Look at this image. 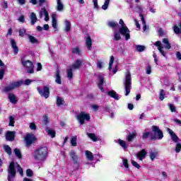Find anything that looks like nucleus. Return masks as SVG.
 <instances>
[{
    "label": "nucleus",
    "mask_w": 181,
    "mask_h": 181,
    "mask_svg": "<svg viewBox=\"0 0 181 181\" xmlns=\"http://www.w3.org/2000/svg\"><path fill=\"white\" fill-rule=\"evenodd\" d=\"M26 146H30L35 141H36V137L35 134H27L24 138Z\"/></svg>",
    "instance_id": "obj_9"
},
{
    "label": "nucleus",
    "mask_w": 181,
    "mask_h": 181,
    "mask_svg": "<svg viewBox=\"0 0 181 181\" xmlns=\"http://www.w3.org/2000/svg\"><path fill=\"white\" fill-rule=\"evenodd\" d=\"M10 43H11V47L13 50L14 54H18V53L19 52V48H18V45H16V41H15V40L11 38Z\"/></svg>",
    "instance_id": "obj_17"
},
{
    "label": "nucleus",
    "mask_w": 181,
    "mask_h": 181,
    "mask_svg": "<svg viewBox=\"0 0 181 181\" xmlns=\"http://www.w3.org/2000/svg\"><path fill=\"white\" fill-rule=\"evenodd\" d=\"M46 131L51 138H54V136H56V132H54V130L52 129H47Z\"/></svg>",
    "instance_id": "obj_39"
},
{
    "label": "nucleus",
    "mask_w": 181,
    "mask_h": 181,
    "mask_svg": "<svg viewBox=\"0 0 181 181\" xmlns=\"http://www.w3.org/2000/svg\"><path fill=\"white\" fill-rule=\"evenodd\" d=\"M167 131L168 134L170 135L172 141H173V142H175V144L177 143V141H179V137L177 136V135H176V134H175L173 130L170 129V128H168Z\"/></svg>",
    "instance_id": "obj_16"
},
{
    "label": "nucleus",
    "mask_w": 181,
    "mask_h": 181,
    "mask_svg": "<svg viewBox=\"0 0 181 181\" xmlns=\"http://www.w3.org/2000/svg\"><path fill=\"white\" fill-rule=\"evenodd\" d=\"M16 135V132L7 131V132L6 134V141H9L10 142H12L13 141L15 140V136Z\"/></svg>",
    "instance_id": "obj_14"
},
{
    "label": "nucleus",
    "mask_w": 181,
    "mask_h": 181,
    "mask_svg": "<svg viewBox=\"0 0 181 181\" xmlns=\"http://www.w3.org/2000/svg\"><path fill=\"white\" fill-rule=\"evenodd\" d=\"M86 46L88 50H91L93 47V40H91V37H90V35H88L86 37Z\"/></svg>",
    "instance_id": "obj_20"
},
{
    "label": "nucleus",
    "mask_w": 181,
    "mask_h": 181,
    "mask_svg": "<svg viewBox=\"0 0 181 181\" xmlns=\"http://www.w3.org/2000/svg\"><path fill=\"white\" fill-rule=\"evenodd\" d=\"M73 70L74 69L71 67L67 69L66 73L68 78H73Z\"/></svg>",
    "instance_id": "obj_42"
},
{
    "label": "nucleus",
    "mask_w": 181,
    "mask_h": 181,
    "mask_svg": "<svg viewBox=\"0 0 181 181\" xmlns=\"http://www.w3.org/2000/svg\"><path fill=\"white\" fill-rule=\"evenodd\" d=\"M5 74V69H0V80H2L4 78V75Z\"/></svg>",
    "instance_id": "obj_60"
},
{
    "label": "nucleus",
    "mask_w": 181,
    "mask_h": 181,
    "mask_svg": "<svg viewBox=\"0 0 181 181\" xmlns=\"http://www.w3.org/2000/svg\"><path fill=\"white\" fill-rule=\"evenodd\" d=\"M122 163L123 166H124V168H126V170H128V169H129V165H128V160L123 158Z\"/></svg>",
    "instance_id": "obj_49"
},
{
    "label": "nucleus",
    "mask_w": 181,
    "mask_h": 181,
    "mask_svg": "<svg viewBox=\"0 0 181 181\" xmlns=\"http://www.w3.org/2000/svg\"><path fill=\"white\" fill-rule=\"evenodd\" d=\"M8 121H9V127H14L15 125V117L13 116H10L8 118Z\"/></svg>",
    "instance_id": "obj_41"
},
{
    "label": "nucleus",
    "mask_w": 181,
    "mask_h": 181,
    "mask_svg": "<svg viewBox=\"0 0 181 181\" xmlns=\"http://www.w3.org/2000/svg\"><path fill=\"white\" fill-rule=\"evenodd\" d=\"M27 35L28 37V40L30 43H33V44L39 43V41L37 40V39H36V37H35L34 36L30 35L29 34H28Z\"/></svg>",
    "instance_id": "obj_33"
},
{
    "label": "nucleus",
    "mask_w": 181,
    "mask_h": 181,
    "mask_svg": "<svg viewBox=\"0 0 181 181\" xmlns=\"http://www.w3.org/2000/svg\"><path fill=\"white\" fill-rule=\"evenodd\" d=\"M64 104V100L62 98L57 97V107H62Z\"/></svg>",
    "instance_id": "obj_38"
},
{
    "label": "nucleus",
    "mask_w": 181,
    "mask_h": 181,
    "mask_svg": "<svg viewBox=\"0 0 181 181\" xmlns=\"http://www.w3.org/2000/svg\"><path fill=\"white\" fill-rule=\"evenodd\" d=\"M8 100H10V103H11V104H16V103H18V99L13 93L8 94Z\"/></svg>",
    "instance_id": "obj_28"
},
{
    "label": "nucleus",
    "mask_w": 181,
    "mask_h": 181,
    "mask_svg": "<svg viewBox=\"0 0 181 181\" xmlns=\"http://www.w3.org/2000/svg\"><path fill=\"white\" fill-rule=\"evenodd\" d=\"M32 80L30 79H27L24 81V84L25 86H29L30 84V83H32Z\"/></svg>",
    "instance_id": "obj_64"
},
{
    "label": "nucleus",
    "mask_w": 181,
    "mask_h": 181,
    "mask_svg": "<svg viewBox=\"0 0 181 181\" xmlns=\"http://www.w3.org/2000/svg\"><path fill=\"white\" fill-rule=\"evenodd\" d=\"M26 175L28 177H32V176H33V171H32L30 169H28L26 170Z\"/></svg>",
    "instance_id": "obj_54"
},
{
    "label": "nucleus",
    "mask_w": 181,
    "mask_h": 181,
    "mask_svg": "<svg viewBox=\"0 0 181 181\" xmlns=\"http://www.w3.org/2000/svg\"><path fill=\"white\" fill-rule=\"evenodd\" d=\"M180 151H181V144L177 143L175 146V152H176V153H179V152H180Z\"/></svg>",
    "instance_id": "obj_51"
},
{
    "label": "nucleus",
    "mask_w": 181,
    "mask_h": 181,
    "mask_svg": "<svg viewBox=\"0 0 181 181\" xmlns=\"http://www.w3.org/2000/svg\"><path fill=\"white\" fill-rule=\"evenodd\" d=\"M64 25L65 32H70V30L71 29V23H70L69 20H64Z\"/></svg>",
    "instance_id": "obj_25"
},
{
    "label": "nucleus",
    "mask_w": 181,
    "mask_h": 181,
    "mask_svg": "<svg viewBox=\"0 0 181 181\" xmlns=\"http://www.w3.org/2000/svg\"><path fill=\"white\" fill-rule=\"evenodd\" d=\"M81 64H83V60L81 59H76L74 64L71 65V69L74 70H77L81 67Z\"/></svg>",
    "instance_id": "obj_18"
},
{
    "label": "nucleus",
    "mask_w": 181,
    "mask_h": 181,
    "mask_svg": "<svg viewBox=\"0 0 181 181\" xmlns=\"http://www.w3.org/2000/svg\"><path fill=\"white\" fill-rule=\"evenodd\" d=\"M18 21L21 23H25V16H21L18 18Z\"/></svg>",
    "instance_id": "obj_62"
},
{
    "label": "nucleus",
    "mask_w": 181,
    "mask_h": 181,
    "mask_svg": "<svg viewBox=\"0 0 181 181\" xmlns=\"http://www.w3.org/2000/svg\"><path fill=\"white\" fill-rule=\"evenodd\" d=\"M71 145L72 146H77V136H72L71 139Z\"/></svg>",
    "instance_id": "obj_44"
},
{
    "label": "nucleus",
    "mask_w": 181,
    "mask_h": 181,
    "mask_svg": "<svg viewBox=\"0 0 181 181\" xmlns=\"http://www.w3.org/2000/svg\"><path fill=\"white\" fill-rule=\"evenodd\" d=\"M30 19L31 25H35V23L37 22V17L36 16V14L35 13H31Z\"/></svg>",
    "instance_id": "obj_32"
},
{
    "label": "nucleus",
    "mask_w": 181,
    "mask_h": 181,
    "mask_svg": "<svg viewBox=\"0 0 181 181\" xmlns=\"http://www.w3.org/2000/svg\"><path fill=\"white\" fill-rule=\"evenodd\" d=\"M141 16V22L143 25V30L145 32L146 29H149V26L146 25V22H145V18L144 17L143 15H140Z\"/></svg>",
    "instance_id": "obj_35"
},
{
    "label": "nucleus",
    "mask_w": 181,
    "mask_h": 181,
    "mask_svg": "<svg viewBox=\"0 0 181 181\" xmlns=\"http://www.w3.org/2000/svg\"><path fill=\"white\" fill-rule=\"evenodd\" d=\"M30 129H31V131H36V124L35 123H30Z\"/></svg>",
    "instance_id": "obj_58"
},
{
    "label": "nucleus",
    "mask_w": 181,
    "mask_h": 181,
    "mask_svg": "<svg viewBox=\"0 0 181 181\" xmlns=\"http://www.w3.org/2000/svg\"><path fill=\"white\" fill-rule=\"evenodd\" d=\"M136 156L139 158V160H144V159H145V156H146V151L143 149L136 154Z\"/></svg>",
    "instance_id": "obj_27"
},
{
    "label": "nucleus",
    "mask_w": 181,
    "mask_h": 181,
    "mask_svg": "<svg viewBox=\"0 0 181 181\" xmlns=\"http://www.w3.org/2000/svg\"><path fill=\"white\" fill-rule=\"evenodd\" d=\"M162 42L164 45L165 49L167 50H169L172 48V45H170V42H169V40L168 38H163L162 40Z\"/></svg>",
    "instance_id": "obj_24"
},
{
    "label": "nucleus",
    "mask_w": 181,
    "mask_h": 181,
    "mask_svg": "<svg viewBox=\"0 0 181 181\" xmlns=\"http://www.w3.org/2000/svg\"><path fill=\"white\" fill-rule=\"evenodd\" d=\"M135 49L137 52H145V49H146V47L144 45H135Z\"/></svg>",
    "instance_id": "obj_37"
},
{
    "label": "nucleus",
    "mask_w": 181,
    "mask_h": 181,
    "mask_svg": "<svg viewBox=\"0 0 181 181\" xmlns=\"http://www.w3.org/2000/svg\"><path fill=\"white\" fill-rule=\"evenodd\" d=\"M109 6L110 0H105L104 4L102 6V9H103V11H107V9H108Z\"/></svg>",
    "instance_id": "obj_43"
},
{
    "label": "nucleus",
    "mask_w": 181,
    "mask_h": 181,
    "mask_svg": "<svg viewBox=\"0 0 181 181\" xmlns=\"http://www.w3.org/2000/svg\"><path fill=\"white\" fill-rule=\"evenodd\" d=\"M33 158L37 163H43L47 158V148H40L33 153Z\"/></svg>",
    "instance_id": "obj_2"
},
{
    "label": "nucleus",
    "mask_w": 181,
    "mask_h": 181,
    "mask_svg": "<svg viewBox=\"0 0 181 181\" xmlns=\"http://www.w3.org/2000/svg\"><path fill=\"white\" fill-rule=\"evenodd\" d=\"M19 36H21V37H23V36H25V34L26 33V30H25V28H22L19 30Z\"/></svg>",
    "instance_id": "obj_52"
},
{
    "label": "nucleus",
    "mask_w": 181,
    "mask_h": 181,
    "mask_svg": "<svg viewBox=\"0 0 181 181\" xmlns=\"http://www.w3.org/2000/svg\"><path fill=\"white\" fill-rule=\"evenodd\" d=\"M169 108H170L171 112H176V107H175V105L173 104H170Z\"/></svg>",
    "instance_id": "obj_56"
},
{
    "label": "nucleus",
    "mask_w": 181,
    "mask_h": 181,
    "mask_svg": "<svg viewBox=\"0 0 181 181\" xmlns=\"http://www.w3.org/2000/svg\"><path fill=\"white\" fill-rule=\"evenodd\" d=\"M159 155V152L154 151L149 153V156L151 158V160L153 161L155 160L156 158H158V156Z\"/></svg>",
    "instance_id": "obj_31"
},
{
    "label": "nucleus",
    "mask_w": 181,
    "mask_h": 181,
    "mask_svg": "<svg viewBox=\"0 0 181 181\" xmlns=\"http://www.w3.org/2000/svg\"><path fill=\"white\" fill-rule=\"evenodd\" d=\"M154 45H155V46H156V47H158V50L159 51L160 54H162V56H163V57H167L166 52H165V50H163V47L162 46V42L160 41H156Z\"/></svg>",
    "instance_id": "obj_13"
},
{
    "label": "nucleus",
    "mask_w": 181,
    "mask_h": 181,
    "mask_svg": "<svg viewBox=\"0 0 181 181\" xmlns=\"http://www.w3.org/2000/svg\"><path fill=\"white\" fill-rule=\"evenodd\" d=\"M90 114L86 112H81L77 115V119L81 125L84 124V121H90Z\"/></svg>",
    "instance_id": "obj_7"
},
{
    "label": "nucleus",
    "mask_w": 181,
    "mask_h": 181,
    "mask_svg": "<svg viewBox=\"0 0 181 181\" xmlns=\"http://www.w3.org/2000/svg\"><path fill=\"white\" fill-rule=\"evenodd\" d=\"M146 73L147 74H151V73H152V67L151 66V65H148L146 68Z\"/></svg>",
    "instance_id": "obj_55"
},
{
    "label": "nucleus",
    "mask_w": 181,
    "mask_h": 181,
    "mask_svg": "<svg viewBox=\"0 0 181 181\" xmlns=\"http://www.w3.org/2000/svg\"><path fill=\"white\" fill-rule=\"evenodd\" d=\"M64 9V5L62 0H57V11H58V12H63Z\"/></svg>",
    "instance_id": "obj_23"
},
{
    "label": "nucleus",
    "mask_w": 181,
    "mask_h": 181,
    "mask_svg": "<svg viewBox=\"0 0 181 181\" xmlns=\"http://www.w3.org/2000/svg\"><path fill=\"white\" fill-rule=\"evenodd\" d=\"M107 25L110 26V28H112L113 29V31L116 30L117 28H118V23L116 21H109L107 23Z\"/></svg>",
    "instance_id": "obj_30"
},
{
    "label": "nucleus",
    "mask_w": 181,
    "mask_h": 181,
    "mask_svg": "<svg viewBox=\"0 0 181 181\" xmlns=\"http://www.w3.org/2000/svg\"><path fill=\"white\" fill-rule=\"evenodd\" d=\"M49 122V117H47V116L44 115L43 116V119H42V124H44V125H47Z\"/></svg>",
    "instance_id": "obj_53"
},
{
    "label": "nucleus",
    "mask_w": 181,
    "mask_h": 181,
    "mask_svg": "<svg viewBox=\"0 0 181 181\" xmlns=\"http://www.w3.org/2000/svg\"><path fill=\"white\" fill-rule=\"evenodd\" d=\"M132 165L134 166V168H136L137 169H139L141 168V165L135 160H132Z\"/></svg>",
    "instance_id": "obj_57"
},
{
    "label": "nucleus",
    "mask_w": 181,
    "mask_h": 181,
    "mask_svg": "<svg viewBox=\"0 0 181 181\" xmlns=\"http://www.w3.org/2000/svg\"><path fill=\"white\" fill-rule=\"evenodd\" d=\"M69 159L74 165H77V163H78V155H77V153L74 150H71L69 152Z\"/></svg>",
    "instance_id": "obj_11"
},
{
    "label": "nucleus",
    "mask_w": 181,
    "mask_h": 181,
    "mask_svg": "<svg viewBox=\"0 0 181 181\" xmlns=\"http://www.w3.org/2000/svg\"><path fill=\"white\" fill-rule=\"evenodd\" d=\"M123 84L125 90V95H129L131 93V86H132V78L131 77V72H127L124 75Z\"/></svg>",
    "instance_id": "obj_4"
},
{
    "label": "nucleus",
    "mask_w": 181,
    "mask_h": 181,
    "mask_svg": "<svg viewBox=\"0 0 181 181\" xmlns=\"http://www.w3.org/2000/svg\"><path fill=\"white\" fill-rule=\"evenodd\" d=\"M85 156L90 162H93V160H94V155L90 151H85Z\"/></svg>",
    "instance_id": "obj_22"
},
{
    "label": "nucleus",
    "mask_w": 181,
    "mask_h": 181,
    "mask_svg": "<svg viewBox=\"0 0 181 181\" xmlns=\"http://www.w3.org/2000/svg\"><path fill=\"white\" fill-rule=\"evenodd\" d=\"M21 63L24 67L26 68L27 72L30 74L34 73L33 71V63L29 60L25 61L23 59H21Z\"/></svg>",
    "instance_id": "obj_8"
},
{
    "label": "nucleus",
    "mask_w": 181,
    "mask_h": 181,
    "mask_svg": "<svg viewBox=\"0 0 181 181\" xmlns=\"http://www.w3.org/2000/svg\"><path fill=\"white\" fill-rule=\"evenodd\" d=\"M154 134L151 135V140L155 141V139H162L163 138V132L157 126H153L151 128Z\"/></svg>",
    "instance_id": "obj_5"
},
{
    "label": "nucleus",
    "mask_w": 181,
    "mask_h": 181,
    "mask_svg": "<svg viewBox=\"0 0 181 181\" xmlns=\"http://www.w3.org/2000/svg\"><path fill=\"white\" fill-rule=\"evenodd\" d=\"M119 23L120 25L119 31L117 30L113 31V40H115L116 42L121 40V35L124 36L125 40H129V39H131V30H129V28H128L122 19L119 20Z\"/></svg>",
    "instance_id": "obj_1"
},
{
    "label": "nucleus",
    "mask_w": 181,
    "mask_h": 181,
    "mask_svg": "<svg viewBox=\"0 0 181 181\" xmlns=\"http://www.w3.org/2000/svg\"><path fill=\"white\" fill-rule=\"evenodd\" d=\"M15 168H17L18 172H19L21 176H23V170L22 169V168H21L19 164H18V163L11 162L8 168V181H13V179H15V176L16 175V170L15 169Z\"/></svg>",
    "instance_id": "obj_3"
},
{
    "label": "nucleus",
    "mask_w": 181,
    "mask_h": 181,
    "mask_svg": "<svg viewBox=\"0 0 181 181\" xmlns=\"http://www.w3.org/2000/svg\"><path fill=\"white\" fill-rule=\"evenodd\" d=\"M105 84V82L104 81V75L99 74L98 80V87L100 88V91H102V93H104L103 86Z\"/></svg>",
    "instance_id": "obj_12"
},
{
    "label": "nucleus",
    "mask_w": 181,
    "mask_h": 181,
    "mask_svg": "<svg viewBox=\"0 0 181 181\" xmlns=\"http://www.w3.org/2000/svg\"><path fill=\"white\" fill-rule=\"evenodd\" d=\"M37 90L41 97H45V98H49L50 92L49 91V88H47V86H45L43 89L40 88V87H37Z\"/></svg>",
    "instance_id": "obj_10"
},
{
    "label": "nucleus",
    "mask_w": 181,
    "mask_h": 181,
    "mask_svg": "<svg viewBox=\"0 0 181 181\" xmlns=\"http://www.w3.org/2000/svg\"><path fill=\"white\" fill-rule=\"evenodd\" d=\"M108 95H110V97H112V98H115V100H119V96L118 95V94H117V92L116 91H114V90H110L108 93H107Z\"/></svg>",
    "instance_id": "obj_29"
},
{
    "label": "nucleus",
    "mask_w": 181,
    "mask_h": 181,
    "mask_svg": "<svg viewBox=\"0 0 181 181\" xmlns=\"http://www.w3.org/2000/svg\"><path fill=\"white\" fill-rule=\"evenodd\" d=\"M55 83L57 84H62V76H60V71L59 69L55 72Z\"/></svg>",
    "instance_id": "obj_26"
},
{
    "label": "nucleus",
    "mask_w": 181,
    "mask_h": 181,
    "mask_svg": "<svg viewBox=\"0 0 181 181\" xmlns=\"http://www.w3.org/2000/svg\"><path fill=\"white\" fill-rule=\"evenodd\" d=\"M14 153H15L16 156H17V158H18V159H21V158H22V153H21V150H19L18 148L14 149Z\"/></svg>",
    "instance_id": "obj_45"
},
{
    "label": "nucleus",
    "mask_w": 181,
    "mask_h": 181,
    "mask_svg": "<svg viewBox=\"0 0 181 181\" xmlns=\"http://www.w3.org/2000/svg\"><path fill=\"white\" fill-rule=\"evenodd\" d=\"M175 56L177 59V60H181V53L180 52H177L175 54Z\"/></svg>",
    "instance_id": "obj_63"
},
{
    "label": "nucleus",
    "mask_w": 181,
    "mask_h": 181,
    "mask_svg": "<svg viewBox=\"0 0 181 181\" xmlns=\"http://www.w3.org/2000/svg\"><path fill=\"white\" fill-rule=\"evenodd\" d=\"M95 9H98V0H93Z\"/></svg>",
    "instance_id": "obj_61"
},
{
    "label": "nucleus",
    "mask_w": 181,
    "mask_h": 181,
    "mask_svg": "<svg viewBox=\"0 0 181 181\" xmlns=\"http://www.w3.org/2000/svg\"><path fill=\"white\" fill-rule=\"evenodd\" d=\"M40 18H45V21L47 22L49 21V13L46 10V8H42L40 11Z\"/></svg>",
    "instance_id": "obj_15"
},
{
    "label": "nucleus",
    "mask_w": 181,
    "mask_h": 181,
    "mask_svg": "<svg viewBox=\"0 0 181 181\" xmlns=\"http://www.w3.org/2000/svg\"><path fill=\"white\" fill-rule=\"evenodd\" d=\"M90 107L93 111H98V109L100 108V106L97 105H91Z\"/></svg>",
    "instance_id": "obj_59"
},
{
    "label": "nucleus",
    "mask_w": 181,
    "mask_h": 181,
    "mask_svg": "<svg viewBox=\"0 0 181 181\" xmlns=\"http://www.w3.org/2000/svg\"><path fill=\"white\" fill-rule=\"evenodd\" d=\"M115 144H119L120 146L123 149H127L128 148V145H127V142L121 139H117L115 140Z\"/></svg>",
    "instance_id": "obj_21"
},
{
    "label": "nucleus",
    "mask_w": 181,
    "mask_h": 181,
    "mask_svg": "<svg viewBox=\"0 0 181 181\" xmlns=\"http://www.w3.org/2000/svg\"><path fill=\"white\" fill-rule=\"evenodd\" d=\"M52 28L54 29V30H57V14L56 13H53L52 16Z\"/></svg>",
    "instance_id": "obj_19"
},
{
    "label": "nucleus",
    "mask_w": 181,
    "mask_h": 181,
    "mask_svg": "<svg viewBox=\"0 0 181 181\" xmlns=\"http://www.w3.org/2000/svg\"><path fill=\"white\" fill-rule=\"evenodd\" d=\"M166 95V94L165 93V90L163 89H162L160 91V96L159 98L160 100V101H163V100H165V96Z\"/></svg>",
    "instance_id": "obj_48"
},
{
    "label": "nucleus",
    "mask_w": 181,
    "mask_h": 181,
    "mask_svg": "<svg viewBox=\"0 0 181 181\" xmlns=\"http://www.w3.org/2000/svg\"><path fill=\"white\" fill-rule=\"evenodd\" d=\"M87 135L88 138H90V139L93 141V142H97V141H98V138L97 137V136H95V134L93 133H88Z\"/></svg>",
    "instance_id": "obj_36"
},
{
    "label": "nucleus",
    "mask_w": 181,
    "mask_h": 181,
    "mask_svg": "<svg viewBox=\"0 0 181 181\" xmlns=\"http://www.w3.org/2000/svg\"><path fill=\"white\" fill-rule=\"evenodd\" d=\"M115 60V58H114V56H111L109 62V70H111V69H112V64H114Z\"/></svg>",
    "instance_id": "obj_46"
},
{
    "label": "nucleus",
    "mask_w": 181,
    "mask_h": 181,
    "mask_svg": "<svg viewBox=\"0 0 181 181\" xmlns=\"http://www.w3.org/2000/svg\"><path fill=\"white\" fill-rule=\"evenodd\" d=\"M136 137V133H132L127 136L126 139L128 142H132L134 141V138Z\"/></svg>",
    "instance_id": "obj_34"
},
{
    "label": "nucleus",
    "mask_w": 181,
    "mask_h": 181,
    "mask_svg": "<svg viewBox=\"0 0 181 181\" xmlns=\"http://www.w3.org/2000/svg\"><path fill=\"white\" fill-rule=\"evenodd\" d=\"M23 84V81H18L16 82H13L10 83L8 86L4 87L3 89L4 93H9V91H12V90H15V88H18V87H21Z\"/></svg>",
    "instance_id": "obj_6"
},
{
    "label": "nucleus",
    "mask_w": 181,
    "mask_h": 181,
    "mask_svg": "<svg viewBox=\"0 0 181 181\" xmlns=\"http://www.w3.org/2000/svg\"><path fill=\"white\" fill-rule=\"evenodd\" d=\"M73 53H75V54H78V56H81V50H80V48L78 47H75L73 49Z\"/></svg>",
    "instance_id": "obj_50"
},
{
    "label": "nucleus",
    "mask_w": 181,
    "mask_h": 181,
    "mask_svg": "<svg viewBox=\"0 0 181 181\" xmlns=\"http://www.w3.org/2000/svg\"><path fill=\"white\" fill-rule=\"evenodd\" d=\"M152 133H151V132H144V134H143V136H142V138H143V139H147V138H149V136H151V139H152Z\"/></svg>",
    "instance_id": "obj_47"
},
{
    "label": "nucleus",
    "mask_w": 181,
    "mask_h": 181,
    "mask_svg": "<svg viewBox=\"0 0 181 181\" xmlns=\"http://www.w3.org/2000/svg\"><path fill=\"white\" fill-rule=\"evenodd\" d=\"M4 148L5 152H6V153H8V155H9V156L12 155V148H11V147H9V146L4 145Z\"/></svg>",
    "instance_id": "obj_40"
}]
</instances>
